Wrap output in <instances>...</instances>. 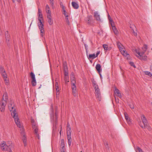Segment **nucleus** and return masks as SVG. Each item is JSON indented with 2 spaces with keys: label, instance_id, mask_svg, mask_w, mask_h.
<instances>
[{
  "label": "nucleus",
  "instance_id": "obj_1",
  "mask_svg": "<svg viewBox=\"0 0 152 152\" xmlns=\"http://www.w3.org/2000/svg\"><path fill=\"white\" fill-rule=\"evenodd\" d=\"M14 105L13 102L11 101L10 103L8 105V108L11 112V114L14 118L15 121L17 126L20 127V124L18 115L16 113L15 109L14 108Z\"/></svg>",
  "mask_w": 152,
  "mask_h": 152
},
{
  "label": "nucleus",
  "instance_id": "obj_2",
  "mask_svg": "<svg viewBox=\"0 0 152 152\" xmlns=\"http://www.w3.org/2000/svg\"><path fill=\"white\" fill-rule=\"evenodd\" d=\"M1 149L4 151H8L9 150H12L13 149V145L11 144V145H6L5 142H3L2 143H1L0 145Z\"/></svg>",
  "mask_w": 152,
  "mask_h": 152
},
{
  "label": "nucleus",
  "instance_id": "obj_3",
  "mask_svg": "<svg viewBox=\"0 0 152 152\" xmlns=\"http://www.w3.org/2000/svg\"><path fill=\"white\" fill-rule=\"evenodd\" d=\"M39 23H38V26L40 31L41 35L43 37V34H44V30L43 28L44 25L42 23L41 19L39 18Z\"/></svg>",
  "mask_w": 152,
  "mask_h": 152
},
{
  "label": "nucleus",
  "instance_id": "obj_4",
  "mask_svg": "<svg viewBox=\"0 0 152 152\" xmlns=\"http://www.w3.org/2000/svg\"><path fill=\"white\" fill-rule=\"evenodd\" d=\"M7 103V100H1L0 102V110L1 112L4 111Z\"/></svg>",
  "mask_w": 152,
  "mask_h": 152
},
{
  "label": "nucleus",
  "instance_id": "obj_5",
  "mask_svg": "<svg viewBox=\"0 0 152 152\" xmlns=\"http://www.w3.org/2000/svg\"><path fill=\"white\" fill-rule=\"evenodd\" d=\"M30 75L32 79L31 83L32 86H34L36 85V81L35 77V75L33 72H31L30 73Z\"/></svg>",
  "mask_w": 152,
  "mask_h": 152
},
{
  "label": "nucleus",
  "instance_id": "obj_6",
  "mask_svg": "<svg viewBox=\"0 0 152 152\" xmlns=\"http://www.w3.org/2000/svg\"><path fill=\"white\" fill-rule=\"evenodd\" d=\"M71 88L72 90V93L73 95L76 97L77 96V93L76 90V88L75 86V84L72 85H71Z\"/></svg>",
  "mask_w": 152,
  "mask_h": 152
},
{
  "label": "nucleus",
  "instance_id": "obj_7",
  "mask_svg": "<svg viewBox=\"0 0 152 152\" xmlns=\"http://www.w3.org/2000/svg\"><path fill=\"white\" fill-rule=\"evenodd\" d=\"M5 38L6 39V42L7 43L8 46L10 45V35L8 34V31H6L5 33Z\"/></svg>",
  "mask_w": 152,
  "mask_h": 152
},
{
  "label": "nucleus",
  "instance_id": "obj_8",
  "mask_svg": "<svg viewBox=\"0 0 152 152\" xmlns=\"http://www.w3.org/2000/svg\"><path fill=\"white\" fill-rule=\"evenodd\" d=\"M71 85L75 84L76 81L73 72H72L71 74L70 77Z\"/></svg>",
  "mask_w": 152,
  "mask_h": 152
},
{
  "label": "nucleus",
  "instance_id": "obj_9",
  "mask_svg": "<svg viewBox=\"0 0 152 152\" xmlns=\"http://www.w3.org/2000/svg\"><path fill=\"white\" fill-rule=\"evenodd\" d=\"M94 17L96 20L101 21V20L100 18V15L97 11H95L94 12Z\"/></svg>",
  "mask_w": 152,
  "mask_h": 152
},
{
  "label": "nucleus",
  "instance_id": "obj_10",
  "mask_svg": "<svg viewBox=\"0 0 152 152\" xmlns=\"http://www.w3.org/2000/svg\"><path fill=\"white\" fill-rule=\"evenodd\" d=\"M46 12L47 13V16H50L51 15V12L50 10V8L49 5L47 4L45 7Z\"/></svg>",
  "mask_w": 152,
  "mask_h": 152
},
{
  "label": "nucleus",
  "instance_id": "obj_11",
  "mask_svg": "<svg viewBox=\"0 0 152 152\" xmlns=\"http://www.w3.org/2000/svg\"><path fill=\"white\" fill-rule=\"evenodd\" d=\"M142 123H143L144 125L142 126V124H140V126L142 128L145 129V127L147 126V119H143L142 120Z\"/></svg>",
  "mask_w": 152,
  "mask_h": 152
},
{
  "label": "nucleus",
  "instance_id": "obj_12",
  "mask_svg": "<svg viewBox=\"0 0 152 152\" xmlns=\"http://www.w3.org/2000/svg\"><path fill=\"white\" fill-rule=\"evenodd\" d=\"M47 18H48V22L50 25H52L53 23V21L52 19L51 15L49 16H47Z\"/></svg>",
  "mask_w": 152,
  "mask_h": 152
},
{
  "label": "nucleus",
  "instance_id": "obj_13",
  "mask_svg": "<svg viewBox=\"0 0 152 152\" xmlns=\"http://www.w3.org/2000/svg\"><path fill=\"white\" fill-rule=\"evenodd\" d=\"M64 141L63 139H62L61 140L60 147L61 148V150H65Z\"/></svg>",
  "mask_w": 152,
  "mask_h": 152
},
{
  "label": "nucleus",
  "instance_id": "obj_14",
  "mask_svg": "<svg viewBox=\"0 0 152 152\" xmlns=\"http://www.w3.org/2000/svg\"><path fill=\"white\" fill-rule=\"evenodd\" d=\"M142 55V56L141 57H140L139 58V59H140L141 60H143L144 61H147V57L144 54V53H143Z\"/></svg>",
  "mask_w": 152,
  "mask_h": 152
},
{
  "label": "nucleus",
  "instance_id": "obj_15",
  "mask_svg": "<svg viewBox=\"0 0 152 152\" xmlns=\"http://www.w3.org/2000/svg\"><path fill=\"white\" fill-rule=\"evenodd\" d=\"M101 66L100 64H97L96 66V68L97 70L98 73H100L102 71V69H101Z\"/></svg>",
  "mask_w": 152,
  "mask_h": 152
},
{
  "label": "nucleus",
  "instance_id": "obj_16",
  "mask_svg": "<svg viewBox=\"0 0 152 152\" xmlns=\"http://www.w3.org/2000/svg\"><path fill=\"white\" fill-rule=\"evenodd\" d=\"M72 7L74 9H77L79 7L78 4L75 2H72Z\"/></svg>",
  "mask_w": 152,
  "mask_h": 152
},
{
  "label": "nucleus",
  "instance_id": "obj_17",
  "mask_svg": "<svg viewBox=\"0 0 152 152\" xmlns=\"http://www.w3.org/2000/svg\"><path fill=\"white\" fill-rule=\"evenodd\" d=\"M121 54L124 56H127V57H129V54H128L126 51L124 50H121Z\"/></svg>",
  "mask_w": 152,
  "mask_h": 152
},
{
  "label": "nucleus",
  "instance_id": "obj_18",
  "mask_svg": "<svg viewBox=\"0 0 152 152\" xmlns=\"http://www.w3.org/2000/svg\"><path fill=\"white\" fill-rule=\"evenodd\" d=\"M34 129V133L35 134H36V137H37V138L39 139V134L38 133V129L37 128V127H35L34 129Z\"/></svg>",
  "mask_w": 152,
  "mask_h": 152
},
{
  "label": "nucleus",
  "instance_id": "obj_19",
  "mask_svg": "<svg viewBox=\"0 0 152 152\" xmlns=\"http://www.w3.org/2000/svg\"><path fill=\"white\" fill-rule=\"evenodd\" d=\"M111 25L114 34L116 35L118 34V31L116 27L115 26H113L112 23H111Z\"/></svg>",
  "mask_w": 152,
  "mask_h": 152
},
{
  "label": "nucleus",
  "instance_id": "obj_20",
  "mask_svg": "<svg viewBox=\"0 0 152 152\" xmlns=\"http://www.w3.org/2000/svg\"><path fill=\"white\" fill-rule=\"evenodd\" d=\"M8 97L7 96V93H5L3 95L2 100H7V102L8 99Z\"/></svg>",
  "mask_w": 152,
  "mask_h": 152
},
{
  "label": "nucleus",
  "instance_id": "obj_21",
  "mask_svg": "<svg viewBox=\"0 0 152 152\" xmlns=\"http://www.w3.org/2000/svg\"><path fill=\"white\" fill-rule=\"evenodd\" d=\"M22 140L23 141L24 146H26L27 145L26 143V139L25 135H23L22 137Z\"/></svg>",
  "mask_w": 152,
  "mask_h": 152
},
{
  "label": "nucleus",
  "instance_id": "obj_22",
  "mask_svg": "<svg viewBox=\"0 0 152 152\" xmlns=\"http://www.w3.org/2000/svg\"><path fill=\"white\" fill-rule=\"evenodd\" d=\"M148 46L147 45L145 44L143 45V46L142 48V49L143 50L142 52L143 53H145V52L148 49Z\"/></svg>",
  "mask_w": 152,
  "mask_h": 152
},
{
  "label": "nucleus",
  "instance_id": "obj_23",
  "mask_svg": "<svg viewBox=\"0 0 152 152\" xmlns=\"http://www.w3.org/2000/svg\"><path fill=\"white\" fill-rule=\"evenodd\" d=\"M115 93L117 94H118V97H121V93L120 92L119 90L118 89H117L116 88H115Z\"/></svg>",
  "mask_w": 152,
  "mask_h": 152
},
{
  "label": "nucleus",
  "instance_id": "obj_24",
  "mask_svg": "<svg viewBox=\"0 0 152 152\" xmlns=\"http://www.w3.org/2000/svg\"><path fill=\"white\" fill-rule=\"evenodd\" d=\"M71 135H67V139L68 140V144L69 145V146H70L71 144V142H72V139L71 138Z\"/></svg>",
  "mask_w": 152,
  "mask_h": 152
},
{
  "label": "nucleus",
  "instance_id": "obj_25",
  "mask_svg": "<svg viewBox=\"0 0 152 152\" xmlns=\"http://www.w3.org/2000/svg\"><path fill=\"white\" fill-rule=\"evenodd\" d=\"M66 134L67 135H71V131L70 127L67 128Z\"/></svg>",
  "mask_w": 152,
  "mask_h": 152
},
{
  "label": "nucleus",
  "instance_id": "obj_26",
  "mask_svg": "<svg viewBox=\"0 0 152 152\" xmlns=\"http://www.w3.org/2000/svg\"><path fill=\"white\" fill-rule=\"evenodd\" d=\"M97 100L100 101L101 100V96L100 93L95 94Z\"/></svg>",
  "mask_w": 152,
  "mask_h": 152
},
{
  "label": "nucleus",
  "instance_id": "obj_27",
  "mask_svg": "<svg viewBox=\"0 0 152 152\" xmlns=\"http://www.w3.org/2000/svg\"><path fill=\"white\" fill-rule=\"evenodd\" d=\"M91 20H92V17L91 15L87 16L85 19V21L86 22Z\"/></svg>",
  "mask_w": 152,
  "mask_h": 152
},
{
  "label": "nucleus",
  "instance_id": "obj_28",
  "mask_svg": "<svg viewBox=\"0 0 152 152\" xmlns=\"http://www.w3.org/2000/svg\"><path fill=\"white\" fill-rule=\"evenodd\" d=\"M1 75L3 77V78L4 79V78H7V75L6 73V72H4V73L1 74Z\"/></svg>",
  "mask_w": 152,
  "mask_h": 152
},
{
  "label": "nucleus",
  "instance_id": "obj_29",
  "mask_svg": "<svg viewBox=\"0 0 152 152\" xmlns=\"http://www.w3.org/2000/svg\"><path fill=\"white\" fill-rule=\"evenodd\" d=\"M96 57L95 54H89L88 57V58H94Z\"/></svg>",
  "mask_w": 152,
  "mask_h": 152
},
{
  "label": "nucleus",
  "instance_id": "obj_30",
  "mask_svg": "<svg viewBox=\"0 0 152 152\" xmlns=\"http://www.w3.org/2000/svg\"><path fill=\"white\" fill-rule=\"evenodd\" d=\"M5 84L7 85H8L9 84V81L8 79L7 78L4 79Z\"/></svg>",
  "mask_w": 152,
  "mask_h": 152
},
{
  "label": "nucleus",
  "instance_id": "obj_31",
  "mask_svg": "<svg viewBox=\"0 0 152 152\" xmlns=\"http://www.w3.org/2000/svg\"><path fill=\"white\" fill-rule=\"evenodd\" d=\"M93 20H90L89 21H88L86 22L88 25L92 26L93 25Z\"/></svg>",
  "mask_w": 152,
  "mask_h": 152
},
{
  "label": "nucleus",
  "instance_id": "obj_32",
  "mask_svg": "<svg viewBox=\"0 0 152 152\" xmlns=\"http://www.w3.org/2000/svg\"><path fill=\"white\" fill-rule=\"evenodd\" d=\"M103 47L105 50H110V49L108 48V45L106 44H104L103 45Z\"/></svg>",
  "mask_w": 152,
  "mask_h": 152
},
{
  "label": "nucleus",
  "instance_id": "obj_33",
  "mask_svg": "<svg viewBox=\"0 0 152 152\" xmlns=\"http://www.w3.org/2000/svg\"><path fill=\"white\" fill-rule=\"evenodd\" d=\"M5 70L4 69V67L1 66L0 67V73L1 74L4 73L5 72Z\"/></svg>",
  "mask_w": 152,
  "mask_h": 152
},
{
  "label": "nucleus",
  "instance_id": "obj_34",
  "mask_svg": "<svg viewBox=\"0 0 152 152\" xmlns=\"http://www.w3.org/2000/svg\"><path fill=\"white\" fill-rule=\"evenodd\" d=\"M145 73L146 75H148V76H149L150 77H151L152 75V74H151V73L149 72V71H145Z\"/></svg>",
  "mask_w": 152,
  "mask_h": 152
},
{
  "label": "nucleus",
  "instance_id": "obj_35",
  "mask_svg": "<svg viewBox=\"0 0 152 152\" xmlns=\"http://www.w3.org/2000/svg\"><path fill=\"white\" fill-rule=\"evenodd\" d=\"M136 53L139 55L138 56H137L139 58L140 57H141L142 56V55L143 53L142 52L141 53H140L139 52H136Z\"/></svg>",
  "mask_w": 152,
  "mask_h": 152
},
{
  "label": "nucleus",
  "instance_id": "obj_36",
  "mask_svg": "<svg viewBox=\"0 0 152 152\" xmlns=\"http://www.w3.org/2000/svg\"><path fill=\"white\" fill-rule=\"evenodd\" d=\"M64 74L65 77H67V76H68V74L66 70L65 69L64 70Z\"/></svg>",
  "mask_w": 152,
  "mask_h": 152
},
{
  "label": "nucleus",
  "instance_id": "obj_37",
  "mask_svg": "<svg viewBox=\"0 0 152 152\" xmlns=\"http://www.w3.org/2000/svg\"><path fill=\"white\" fill-rule=\"evenodd\" d=\"M124 115H125V119L126 120L128 121V120H129V117L128 115L127 114V113H125Z\"/></svg>",
  "mask_w": 152,
  "mask_h": 152
},
{
  "label": "nucleus",
  "instance_id": "obj_38",
  "mask_svg": "<svg viewBox=\"0 0 152 152\" xmlns=\"http://www.w3.org/2000/svg\"><path fill=\"white\" fill-rule=\"evenodd\" d=\"M104 144L106 148L108 147V143L105 141L103 140Z\"/></svg>",
  "mask_w": 152,
  "mask_h": 152
},
{
  "label": "nucleus",
  "instance_id": "obj_39",
  "mask_svg": "<svg viewBox=\"0 0 152 152\" xmlns=\"http://www.w3.org/2000/svg\"><path fill=\"white\" fill-rule=\"evenodd\" d=\"M32 125L33 129H34L35 127H37V125L35 122L32 124Z\"/></svg>",
  "mask_w": 152,
  "mask_h": 152
},
{
  "label": "nucleus",
  "instance_id": "obj_40",
  "mask_svg": "<svg viewBox=\"0 0 152 152\" xmlns=\"http://www.w3.org/2000/svg\"><path fill=\"white\" fill-rule=\"evenodd\" d=\"M137 149L138 151L139 152H144L142 151V150L139 147H137L136 148Z\"/></svg>",
  "mask_w": 152,
  "mask_h": 152
},
{
  "label": "nucleus",
  "instance_id": "obj_41",
  "mask_svg": "<svg viewBox=\"0 0 152 152\" xmlns=\"http://www.w3.org/2000/svg\"><path fill=\"white\" fill-rule=\"evenodd\" d=\"M65 19L66 20V22L68 25H69V18H68V16H66V17L65 18Z\"/></svg>",
  "mask_w": 152,
  "mask_h": 152
},
{
  "label": "nucleus",
  "instance_id": "obj_42",
  "mask_svg": "<svg viewBox=\"0 0 152 152\" xmlns=\"http://www.w3.org/2000/svg\"><path fill=\"white\" fill-rule=\"evenodd\" d=\"M94 87L95 91L97 90H99V89L97 85H96L95 86H94Z\"/></svg>",
  "mask_w": 152,
  "mask_h": 152
},
{
  "label": "nucleus",
  "instance_id": "obj_43",
  "mask_svg": "<svg viewBox=\"0 0 152 152\" xmlns=\"http://www.w3.org/2000/svg\"><path fill=\"white\" fill-rule=\"evenodd\" d=\"M63 13L66 17V16H68V15H67V12L66 11V10H64Z\"/></svg>",
  "mask_w": 152,
  "mask_h": 152
},
{
  "label": "nucleus",
  "instance_id": "obj_44",
  "mask_svg": "<svg viewBox=\"0 0 152 152\" xmlns=\"http://www.w3.org/2000/svg\"><path fill=\"white\" fill-rule=\"evenodd\" d=\"M141 118L142 120H143V119H146L145 116L143 115H141Z\"/></svg>",
  "mask_w": 152,
  "mask_h": 152
},
{
  "label": "nucleus",
  "instance_id": "obj_45",
  "mask_svg": "<svg viewBox=\"0 0 152 152\" xmlns=\"http://www.w3.org/2000/svg\"><path fill=\"white\" fill-rule=\"evenodd\" d=\"M115 100L116 102L119 103V99L118 98H116V97H115Z\"/></svg>",
  "mask_w": 152,
  "mask_h": 152
},
{
  "label": "nucleus",
  "instance_id": "obj_46",
  "mask_svg": "<svg viewBox=\"0 0 152 152\" xmlns=\"http://www.w3.org/2000/svg\"><path fill=\"white\" fill-rule=\"evenodd\" d=\"M60 5L62 7L63 11H64V10H65V8L63 4L62 5L61 4Z\"/></svg>",
  "mask_w": 152,
  "mask_h": 152
},
{
  "label": "nucleus",
  "instance_id": "obj_47",
  "mask_svg": "<svg viewBox=\"0 0 152 152\" xmlns=\"http://www.w3.org/2000/svg\"><path fill=\"white\" fill-rule=\"evenodd\" d=\"M68 77H64V80H65V81L66 82V81H67V82H69V81H68Z\"/></svg>",
  "mask_w": 152,
  "mask_h": 152
},
{
  "label": "nucleus",
  "instance_id": "obj_48",
  "mask_svg": "<svg viewBox=\"0 0 152 152\" xmlns=\"http://www.w3.org/2000/svg\"><path fill=\"white\" fill-rule=\"evenodd\" d=\"M38 19L39 18L40 19V18H42V14H41V15H38Z\"/></svg>",
  "mask_w": 152,
  "mask_h": 152
},
{
  "label": "nucleus",
  "instance_id": "obj_49",
  "mask_svg": "<svg viewBox=\"0 0 152 152\" xmlns=\"http://www.w3.org/2000/svg\"><path fill=\"white\" fill-rule=\"evenodd\" d=\"M58 116V113L57 112V110L56 109V110H55V116L56 118H57Z\"/></svg>",
  "mask_w": 152,
  "mask_h": 152
},
{
  "label": "nucleus",
  "instance_id": "obj_50",
  "mask_svg": "<svg viewBox=\"0 0 152 152\" xmlns=\"http://www.w3.org/2000/svg\"><path fill=\"white\" fill-rule=\"evenodd\" d=\"M100 53V51H97V52L96 53V57H97L98 55Z\"/></svg>",
  "mask_w": 152,
  "mask_h": 152
},
{
  "label": "nucleus",
  "instance_id": "obj_51",
  "mask_svg": "<svg viewBox=\"0 0 152 152\" xmlns=\"http://www.w3.org/2000/svg\"><path fill=\"white\" fill-rule=\"evenodd\" d=\"M55 86H56V88H58V84L57 82H56V83H55Z\"/></svg>",
  "mask_w": 152,
  "mask_h": 152
},
{
  "label": "nucleus",
  "instance_id": "obj_52",
  "mask_svg": "<svg viewBox=\"0 0 152 152\" xmlns=\"http://www.w3.org/2000/svg\"><path fill=\"white\" fill-rule=\"evenodd\" d=\"M85 49L86 50V53H88V51H87L88 46H86V45H85Z\"/></svg>",
  "mask_w": 152,
  "mask_h": 152
},
{
  "label": "nucleus",
  "instance_id": "obj_53",
  "mask_svg": "<svg viewBox=\"0 0 152 152\" xmlns=\"http://www.w3.org/2000/svg\"><path fill=\"white\" fill-rule=\"evenodd\" d=\"M93 83V86H96L97 85L96 84V82L95 81H94L93 82H92Z\"/></svg>",
  "mask_w": 152,
  "mask_h": 152
},
{
  "label": "nucleus",
  "instance_id": "obj_54",
  "mask_svg": "<svg viewBox=\"0 0 152 152\" xmlns=\"http://www.w3.org/2000/svg\"><path fill=\"white\" fill-rule=\"evenodd\" d=\"M133 34H134V35L135 36H137V33H136V32L134 31V30H133Z\"/></svg>",
  "mask_w": 152,
  "mask_h": 152
},
{
  "label": "nucleus",
  "instance_id": "obj_55",
  "mask_svg": "<svg viewBox=\"0 0 152 152\" xmlns=\"http://www.w3.org/2000/svg\"><path fill=\"white\" fill-rule=\"evenodd\" d=\"M56 93L58 94H59V91L58 88H56Z\"/></svg>",
  "mask_w": 152,
  "mask_h": 152
},
{
  "label": "nucleus",
  "instance_id": "obj_56",
  "mask_svg": "<svg viewBox=\"0 0 152 152\" xmlns=\"http://www.w3.org/2000/svg\"><path fill=\"white\" fill-rule=\"evenodd\" d=\"M130 64L131 66H133L134 67H135V65L134 64V63L132 62L130 63Z\"/></svg>",
  "mask_w": 152,
  "mask_h": 152
},
{
  "label": "nucleus",
  "instance_id": "obj_57",
  "mask_svg": "<svg viewBox=\"0 0 152 152\" xmlns=\"http://www.w3.org/2000/svg\"><path fill=\"white\" fill-rule=\"evenodd\" d=\"M95 94H99V93H100V92L99 91V90H97L96 91H95Z\"/></svg>",
  "mask_w": 152,
  "mask_h": 152
},
{
  "label": "nucleus",
  "instance_id": "obj_58",
  "mask_svg": "<svg viewBox=\"0 0 152 152\" xmlns=\"http://www.w3.org/2000/svg\"><path fill=\"white\" fill-rule=\"evenodd\" d=\"M108 18L109 20L110 21H113L111 20V18L109 15H108Z\"/></svg>",
  "mask_w": 152,
  "mask_h": 152
},
{
  "label": "nucleus",
  "instance_id": "obj_59",
  "mask_svg": "<svg viewBox=\"0 0 152 152\" xmlns=\"http://www.w3.org/2000/svg\"><path fill=\"white\" fill-rule=\"evenodd\" d=\"M70 127V125L68 122L67 123V128H69Z\"/></svg>",
  "mask_w": 152,
  "mask_h": 152
},
{
  "label": "nucleus",
  "instance_id": "obj_60",
  "mask_svg": "<svg viewBox=\"0 0 152 152\" xmlns=\"http://www.w3.org/2000/svg\"><path fill=\"white\" fill-rule=\"evenodd\" d=\"M119 50L121 52V50H124L123 48H122L121 47H119Z\"/></svg>",
  "mask_w": 152,
  "mask_h": 152
},
{
  "label": "nucleus",
  "instance_id": "obj_61",
  "mask_svg": "<svg viewBox=\"0 0 152 152\" xmlns=\"http://www.w3.org/2000/svg\"><path fill=\"white\" fill-rule=\"evenodd\" d=\"M31 122L32 124H33V123H34L35 121H34V120L33 119H31Z\"/></svg>",
  "mask_w": 152,
  "mask_h": 152
},
{
  "label": "nucleus",
  "instance_id": "obj_62",
  "mask_svg": "<svg viewBox=\"0 0 152 152\" xmlns=\"http://www.w3.org/2000/svg\"><path fill=\"white\" fill-rule=\"evenodd\" d=\"M62 126H61V130H60V131L59 132V134H60V136H61V131H62Z\"/></svg>",
  "mask_w": 152,
  "mask_h": 152
},
{
  "label": "nucleus",
  "instance_id": "obj_63",
  "mask_svg": "<svg viewBox=\"0 0 152 152\" xmlns=\"http://www.w3.org/2000/svg\"><path fill=\"white\" fill-rule=\"evenodd\" d=\"M51 110L53 113L54 110H53V107L52 105L51 106Z\"/></svg>",
  "mask_w": 152,
  "mask_h": 152
},
{
  "label": "nucleus",
  "instance_id": "obj_64",
  "mask_svg": "<svg viewBox=\"0 0 152 152\" xmlns=\"http://www.w3.org/2000/svg\"><path fill=\"white\" fill-rule=\"evenodd\" d=\"M65 150H61V152H65Z\"/></svg>",
  "mask_w": 152,
  "mask_h": 152
}]
</instances>
